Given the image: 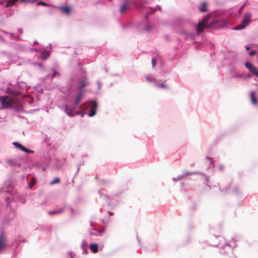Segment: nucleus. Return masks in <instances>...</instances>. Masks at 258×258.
<instances>
[{"instance_id":"nucleus-12","label":"nucleus","mask_w":258,"mask_h":258,"mask_svg":"<svg viewBox=\"0 0 258 258\" xmlns=\"http://www.w3.org/2000/svg\"><path fill=\"white\" fill-rule=\"evenodd\" d=\"M19 0H10L6 5V7H10L13 5H14L17 1ZM22 3H24L26 2V0H20Z\"/></svg>"},{"instance_id":"nucleus-7","label":"nucleus","mask_w":258,"mask_h":258,"mask_svg":"<svg viewBox=\"0 0 258 258\" xmlns=\"http://www.w3.org/2000/svg\"><path fill=\"white\" fill-rule=\"evenodd\" d=\"M91 106V110L89 115L91 117L93 116L96 114V111L97 107V102L95 101H91L89 102Z\"/></svg>"},{"instance_id":"nucleus-36","label":"nucleus","mask_w":258,"mask_h":258,"mask_svg":"<svg viewBox=\"0 0 258 258\" xmlns=\"http://www.w3.org/2000/svg\"><path fill=\"white\" fill-rule=\"evenodd\" d=\"M113 214L112 213H110V215H112Z\"/></svg>"},{"instance_id":"nucleus-4","label":"nucleus","mask_w":258,"mask_h":258,"mask_svg":"<svg viewBox=\"0 0 258 258\" xmlns=\"http://www.w3.org/2000/svg\"><path fill=\"white\" fill-rule=\"evenodd\" d=\"M7 244V240L6 235L4 233L0 234V251L4 250Z\"/></svg>"},{"instance_id":"nucleus-16","label":"nucleus","mask_w":258,"mask_h":258,"mask_svg":"<svg viewBox=\"0 0 258 258\" xmlns=\"http://www.w3.org/2000/svg\"><path fill=\"white\" fill-rule=\"evenodd\" d=\"M60 9L65 14L68 15L71 12V9L69 7H62Z\"/></svg>"},{"instance_id":"nucleus-3","label":"nucleus","mask_w":258,"mask_h":258,"mask_svg":"<svg viewBox=\"0 0 258 258\" xmlns=\"http://www.w3.org/2000/svg\"><path fill=\"white\" fill-rule=\"evenodd\" d=\"M210 16H206L198 24L197 26V31L198 33L202 32L205 27H209V26L207 25V23L208 22Z\"/></svg>"},{"instance_id":"nucleus-18","label":"nucleus","mask_w":258,"mask_h":258,"mask_svg":"<svg viewBox=\"0 0 258 258\" xmlns=\"http://www.w3.org/2000/svg\"><path fill=\"white\" fill-rule=\"evenodd\" d=\"M49 55V53L48 51H44L43 52H42L41 56L42 59L45 60L48 57Z\"/></svg>"},{"instance_id":"nucleus-27","label":"nucleus","mask_w":258,"mask_h":258,"mask_svg":"<svg viewBox=\"0 0 258 258\" xmlns=\"http://www.w3.org/2000/svg\"><path fill=\"white\" fill-rule=\"evenodd\" d=\"M38 5L45 6H48L47 4H46V3H44V2H40L38 3Z\"/></svg>"},{"instance_id":"nucleus-20","label":"nucleus","mask_w":258,"mask_h":258,"mask_svg":"<svg viewBox=\"0 0 258 258\" xmlns=\"http://www.w3.org/2000/svg\"><path fill=\"white\" fill-rule=\"evenodd\" d=\"M145 79L147 82L155 81V79L150 75H147L145 77Z\"/></svg>"},{"instance_id":"nucleus-19","label":"nucleus","mask_w":258,"mask_h":258,"mask_svg":"<svg viewBox=\"0 0 258 258\" xmlns=\"http://www.w3.org/2000/svg\"><path fill=\"white\" fill-rule=\"evenodd\" d=\"M156 86L158 88H167V85L163 83H156Z\"/></svg>"},{"instance_id":"nucleus-23","label":"nucleus","mask_w":258,"mask_h":258,"mask_svg":"<svg viewBox=\"0 0 258 258\" xmlns=\"http://www.w3.org/2000/svg\"><path fill=\"white\" fill-rule=\"evenodd\" d=\"M152 29V27L150 25H147L145 27V30L146 31H149L150 30H151V29Z\"/></svg>"},{"instance_id":"nucleus-2","label":"nucleus","mask_w":258,"mask_h":258,"mask_svg":"<svg viewBox=\"0 0 258 258\" xmlns=\"http://www.w3.org/2000/svg\"><path fill=\"white\" fill-rule=\"evenodd\" d=\"M250 21L251 14L250 13H246L244 14V18L242 21L241 23L236 26L234 29L237 30H242L247 26L249 24Z\"/></svg>"},{"instance_id":"nucleus-11","label":"nucleus","mask_w":258,"mask_h":258,"mask_svg":"<svg viewBox=\"0 0 258 258\" xmlns=\"http://www.w3.org/2000/svg\"><path fill=\"white\" fill-rule=\"evenodd\" d=\"M250 96L251 103L254 105L256 104L257 101L255 96V93L254 92H251Z\"/></svg>"},{"instance_id":"nucleus-24","label":"nucleus","mask_w":258,"mask_h":258,"mask_svg":"<svg viewBox=\"0 0 258 258\" xmlns=\"http://www.w3.org/2000/svg\"><path fill=\"white\" fill-rule=\"evenodd\" d=\"M239 191V188L238 187L235 186L234 187L233 189L232 190V192L233 193H237Z\"/></svg>"},{"instance_id":"nucleus-15","label":"nucleus","mask_w":258,"mask_h":258,"mask_svg":"<svg viewBox=\"0 0 258 258\" xmlns=\"http://www.w3.org/2000/svg\"><path fill=\"white\" fill-rule=\"evenodd\" d=\"M200 10L201 12H205L207 10V3L205 2H203L201 5V7L200 8Z\"/></svg>"},{"instance_id":"nucleus-31","label":"nucleus","mask_w":258,"mask_h":258,"mask_svg":"<svg viewBox=\"0 0 258 258\" xmlns=\"http://www.w3.org/2000/svg\"><path fill=\"white\" fill-rule=\"evenodd\" d=\"M80 113H81L80 111L76 112H75V115H79L80 114Z\"/></svg>"},{"instance_id":"nucleus-33","label":"nucleus","mask_w":258,"mask_h":258,"mask_svg":"<svg viewBox=\"0 0 258 258\" xmlns=\"http://www.w3.org/2000/svg\"><path fill=\"white\" fill-rule=\"evenodd\" d=\"M206 159H207V160H211L212 159H211V158H210V157H207Z\"/></svg>"},{"instance_id":"nucleus-9","label":"nucleus","mask_w":258,"mask_h":258,"mask_svg":"<svg viewBox=\"0 0 258 258\" xmlns=\"http://www.w3.org/2000/svg\"><path fill=\"white\" fill-rule=\"evenodd\" d=\"M84 93L83 91H80V92L77 95L76 99L75 100V105L77 106L79 104L80 102L83 98Z\"/></svg>"},{"instance_id":"nucleus-10","label":"nucleus","mask_w":258,"mask_h":258,"mask_svg":"<svg viewBox=\"0 0 258 258\" xmlns=\"http://www.w3.org/2000/svg\"><path fill=\"white\" fill-rule=\"evenodd\" d=\"M87 85V81L85 79L82 80L79 82V89L80 91H83V89Z\"/></svg>"},{"instance_id":"nucleus-14","label":"nucleus","mask_w":258,"mask_h":258,"mask_svg":"<svg viewBox=\"0 0 258 258\" xmlns=\"http://www.w3.org/2000/svg\"><path fill=\"white\" fill-rule=\"evenodd\" d=\"M63 211H64L63 208H60V209H59V210H54V211H49L48 212V214L50 215H53V214H60V213L63 212Z\"/></svg>"},{"instance_id":"nucleus-26","label":"nucleus","mask_w":258,"mask_h":258,"mask_svg":"<svg viewBox=\"0 0 258 258\" xmlns=\"http://www.w3.org/2000/svg\"><path fill=\"white\" fill-rule=\"evenodd\" d=\"M152 63L153 67L154 68L156 64V60L154 58L152 59Z\"/></svg>"},{"instance_id":"nucleus-28","label":"nucleus","mask_w":258,"mask_h":258,"mask_svg":"<svg viewBox=\"0 0 258 258\" xmlns=\"http://www.w3.org/2000/svg\"><path fill=\"white\" fill-rule=\"evenodd\" d=\"M256 52L255 50H252L250 52L249 54L250 55L252 56L255 54Z\"/></svg>"},{"instance_id":"nucleus-8","label":"nucleus","mask_w":258,"mask_h":258,"mask_svg":"<svg viewBox=\"0 0 258 258\" xmlns=\"http://www.w3.org/2000/svg\"><path fill=\"white\" fill-rule=\"evenodd\" d=\"M13 144L17 148L21 150L22 151L26 152V153H32L33 151L31 150H30L25 147H24L23 145H22L21 144L18 143V142H14Z\"/></svg>"},{"instance_id":"nucleus-35","label":"nucleus","mask_w":258,"mask_h":258,"mask_svg":"<svg viewBox=\"0 0 258 258\" xmlns=\"http://www.w3.org/2000/svg\"><path fill=\"white\" fill-rule=\"evenodd\" d=\"M246 49H247V50H248V49H249V47H246Z\"/></svg>"},{"instance_id":"nucleus-32","label":"nucleus","mask_w":258,"mask_h":258,"mask_svg":"<svg viewBox=\"0 0 258 258\" xmlns=\"http://www.w3.org/2000/svg\"><path fill=\"white\" fill-rule=\"evenodd\" d=\"M69 109L73 112L75 110V107L71 108H69Z\"/></svg>"},{"instance_id":"nucleus-34","label":"nucleus","mask_w":258,"mask_h":258,"mask_svg":"<svg viewBox=\"0 0 258 258\" xmlns=\"http://www.w3.org/2000/svg\"><path fill=\"white\" fill-rule=\"evenodd\" d=\"M70 210L72 212H74V210L72 208H70Z\"/></svg>"},{"instance_id":"nucleus-25","label":"nucleus","mask_w":258,"mask_h":258,"mask_svg":"<svg viewBox=\"0 0 258 258\" xmlns=\"http://www.w3.org/2000/svg\"><path fill=\"white\" fill-rule=\"evenodd\" d=\"M218 168L220 171H223L224 169V167L223 165L220 164L218 165Z\"/></svg>"},{"instance_id":"nucleus-30","label":"nucleus","mask_w":258,"mask_h":258,"mask_svg":"<svg viewBox=\"0 0 258 258\" xmlns=\"http://www.w3.org/2000/svg\"><path fill=\"white\" fill-rule=\"evenodd\" d=\"M56 75H59L57 72L54 73L52 75V78H54V77L56 76Z\"/></svg>"},{"instance_id":"nucleus-13","label":"nucleus","mask_w":258,"mask_h":258,"mask_svg":"<svg viewBox=\"0 0 258 258\" xmlns=\"http://www.w3.org/2000/svg\"><path fill=\"white\" fill-rule=\"evenodd\" d=\"M90 249L92 252H93L94 253H97L98 250L97 244H91L90 246Z\"/></svg>"},{"instance_id":"nucleus-1","label":"nucleus","mask_w":258,"mask_h":258,"mask_svg":"<svg viewBox=\"0 0 258 258\" xmlns=\"http://www.w3.org/2000/svg\"><path fill=\"white\" fill-rule=\"evenodd\" d=\"M0 102H1L3 108L7 109L11 108L17 103V100L14 97L9 96H0Z\"/></svg>"},{"instance_id":"nucleus-6","label":"nucleus","mask_w":258,"mask_h":258,"mask_svg":"<svg viewBox=\"0 0 258 258\" xmlns=\"http://www.w3.org/2000/svg\"><path fill=\"white\" fill-rule=\"evenodd\" d=\"M130 9V4L127 1H125L120 7L119 12L121 14L126 13Z\"/></svg>"},{"instance_id":"nucleus-17","label":"nucleus","mask_w":258,"mask_h":258,"mask_svg":"<svg viewBox=\"0 0 258 258\" xmlns=\"http://www.w3.org/2000/svg\"><path fill=\"white\" fill-rule=\"evenodd\" d=\"M64 111L68 116H69L70 117H73L75 116V112L73 113V111H71L70 110H69L67 106L65 107Z\"/></svg>"},{"instance_id":"nucleus-21","label":"nucleus","mask_w":258,"mask_h":258,"mask_svg":"<svg viewBox=\"0 0 258 258\" xmlns=\"http://www.w3.org/2000/svg\"><path fill=\"white\" fill-rule=\"evenodd\" d=\"M59 182H60L59 179L58 178H56L53 181H52L50 182V184L51 185H53V184H56V183H58Z\"/></svg>"},{"instance_id":"nucleus-5","label":"nucleus","mask_w":258,"mask_h":258,"mask_svg":"<svg viewBox=\"0 0 258 258\" xmlns=\"http://www.w3.org/2000/svg\"><path fill=\"white\" fill-rule=\"evenodd\" d=\"M245 66L254 75H255L258 78V69H257L251 63L247 62L245 63Z\"/></svg>"},{"instance_id":"nucleus-29","label":"nucleus","mask_w":258,"mask_h":258,"mask_svg":"<svg viewBox=\"0 0 258 258\" xmlns=\"http://www.w3.org/2000/svg\"><path fill=\"white\" fill-rule=\"evenodd\" d=\"M7 163L10 165H13V162L12 160H8Z\"/></svg>"},{"instance_id":"nucleus-22","label":"nucleus","mask_w":258,"mask_h":258,"mask_svg":"<svg viewBox=\"0 0 258 258\" xmlns=\"http://www.w3.org/2000/svg\"><path fill=\"white\" fill-rule=\"evenodd\" d=\"M36 183V180L34 178H32L31 179V183L30 184V188H32V187Z\"/></svg>"}]
</instances>
